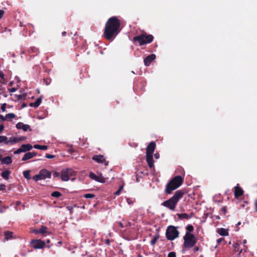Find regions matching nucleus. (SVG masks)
<instances>
[{"mask_svg":"<svg viewBox=\"0 0 257 257\" xmlns=\"http://www.w3.org/2000/svg\"><path fill=\"white\" fill-rule=\"evenodd\" d=\"M120 22L116 17L109 18L105 24L103 36L108 41H113L120 32Z\"/></svg>","mask_w":257,"mask_h":257,"instance_id":"f257e3e1","label":"nucleus"},{"mask_svg":"<svg viewBox=\"0 0 257 257\" xmlns=\"http://www.w3.org/2000/svg\"><path fill=\"white\" fill-rule=\"evenodd\" d=\"M185 193L184 190H177L172 197L164 201L161 205L172 211H174L178 202L183 198Z\"/></svg>","mask_w":257,"mask_h":257,"instance_id":"f03ea898","label":"nucleus"},{"mask_svg":"<svg viewBox=\"0 0 257 257\" xmlns=\"http://www.w3.org/2000/svg\"><path fill=\"white\" fill-rule=\"evenodd\" d=\"M184 181L183 178L179 175L176 176L170 180L167 184L165 192L167 194H171L173 191L178 188Z\"/></svg>","mask_w":257,"mask_h":257,"instance_id":"7ed1b4c3","label":"nucleus"},{"mask_svg":"<svg viewBox=\"0 0 257 257\" xmlns=\"http://www.w3.org/2000/svg\"><path fill=\"white\" fill-rule=\"evenodd\" d=\"M154 36L147 33H143L133 38L134 42H137L140 46L150 44L154 40Z\"/></svg>","mask_w":257,"mask_h":257,"instance_id":"20e7f679","label":"nucleus"},{"mask_svg":"<svg viewBox=\"0 0 257 257\" xmlns=\"http://www.w3.org/2000/svg\"><path fill=\"white\" fill-rule=\"evenodd\" d=\"M183 248H191L194 246L197 242V239L195 236L189 232H186L183 236Z\"/></svg>","mask_w":257,"mask_h":257,"instance_id":"39448f33","label":"nucleus"},{"mask_svg":"<svg viewBox=\"0 0 257 257\" xmlns=\"http://www.w3.org/2000/svg\"><path fill=\"white\" fill-rule=\"evenodd\" d=\"M179 232L177 227L173 226H169L166 231V237L169 240H173L179 236Z\"/></svg>","mask_w":257,"mask_h":257,"instance_id":"423d86ee","label":"nucleus"},{"mask_svg":"<svg viewBox=\"0 0 257 257\" xmlns=\"http://www.w3.org/2000/svg\"><path fill=\"white\" fill-rule=\"evenodd\" d=\"M74 171L69 168L63 169L61 172V179L63 181H67L69 179V177L73 175Z\"/></svg>","mask_w":257,"mask_h":257,"instance_id":"0eeeda50","label":"nucleus"},{"mask_svg":"<svg viewBox=\"0 0 257 257\" xmlns=\"http://www.w3.org/2000/svg\"><path fill=\"white\" fill-rule=\"evenodd\" d=\"M30 244L35 249H42L45 246L46 243L41 239H33L31 241Z\"/></svg>","mask_w":257,"mask_h":257,"instance_id":"6e6552de","label":"nucleus"},{"mask_svg":"<svg viewBox=\"0 0 257 257\" xmlns=\"http://www.w3.org/2000/svg\"><path fill=\"white\" fill-rule=\"evenodd\" d=\"M92 159L98 163L104 164L105 166H107L108 164V161H106L104 156L102 155H94Z\"/></svg>","mask_w":257,"mask_h":257,"instance_id":"1a4fd4ad","label":"nucleus"},{"mask_svg":"<svg viewBox=\"0 0 257 257\" xmlns=\"http://www.w3.org/2000/svg\"><path fill=\"white\" fill-rule=\"evenodd\" d=\"M33 148V146L29 144L22 145L20 148L14 152V154H19L22 152H26L30 151Z\"/></svg>","mask_w":257,"mask_h":257,"instance_id":"9d476101","label":"nucleus"},{"mask_svg":"<svg viewBox=\"0 0 257 257\" xmlns=\"http://www.w3.org/2000/svg\"><path fill=\"white\" fill-rule=\"evenodd\" d=\"M156 148V143L154 142H151L147 146L146 149L147 155H153Z\"/></svg>","mask_w":257,"mask_h":257,"instance_id":"9b49d317","label":"nucleus"},{"mask_svg":"<svg viewBox=\"0 0 257 257\" xmlns=\"http://www.w3.org/2000/svg\"><path fill=\"white\" fill-rule=\"evenodd\" d=\"M89 177L98 182L104 183L105 182V179L101 175L96 176L94 173L91 172L89 174Z\"/></svg>","mask_w":257,"mask_h":257,"instance_id":"f8f14e48","label":"nucleus"},{"mask_svg":"<svg viewBox=\"0 0 257 257\" xmlns=\"http://www.w3.org/2000/svg\"><path fill=\"white\" fill-rule=\"evenodd\" d=\"M155 54H152L147 56L144 60L146 66H149L152 62L156 59Z\"/></svg>","mask_w":257,"mask_h":257,"instance_id":"ddd939ff","label":"nucleus"},{"mask_svg":"<svg viewBox=\"0 0 257 257\" xmlns=\"http://www.w3.org/2000/svg\"><path fill=\"white\" fill-rule=\"evenodd\" d=\"M16 127L19 130L22 129L25 132H26L28 130L31 131L29 125L24 124L21 122H19L16 124Z\"/></svg>","mask_w":257,"mask_h":257,"instance_id":"4468645a","label":"nucleus"},{"mask_svg":"<svg viewBox=\"0 0 257 257\" xmlns=\"http://www.w3.org/2000/svg\"><path fill=\"white\" fill-rule=\"evenodd\" d=\"M40 173L41 174L42 178H43V180H44L46 178H50L51 177V172L46 169H44L41 170L40 171Z\"/></svg>","mask_w":257,"mask_h":257,"instance_id":"2eb2a0df","label":"nucleus"},{"mask_svg":"<svg viewBox=\"0 0 257 257\" xmlns=\"http://www.w3.org/2000/svg\"><path fill=\"white\" fill-rule=\"evenodd\" d=\"M243 194V190L239 187L238 185L234 187V196L235 198H237Z\"/></svg>","mask_w":257,"mask_h":257,"instance_id":"dca6fc26","label":"nucleus"},{"mask_svg":"<svg viewBox=\"0 0 257 257\" xmlns=\"http://www.w3.org/2000/svg\"><path fill=\"white\" fill-rule=\"evenodd\" d=\"M146 161L150 168L154 167L153 155L146 154Z\"/></svg>","mask_w":257,"mask_h":257,"instance_id":"f3484780","label":"nucleus"},{"mask_svg":"<svg viewBox=\"0 0 257 257\" xmlns=\"http://www.w3.org/2000/svg\"><path fill=\"white\" fill-rule=\"evenodd\" d=\"M193 213H192L190 216L186 213L177 214V216H178V218L181 219H188L189 218H191L193 216Z\"/></svg>","mask_w":257,"mask_h":257,"instance_id":"a211bd4d","label":"nucleus"},{"mask_svg":"<svg viewBox=\"0 0 257 257\" xmlns=\"http://www.w3.org/2000/svg\"><path fill=\"white\" fill-rule=\"evenodd\" d=\"M13 234L14 233L10 231H5V239L6 240H8L11 239L15 238V237H14Z\"/></svg>","mask_w":257,"mask_h":257,"instance_id":"6ab92c4d","label":"nucleus"},{"mask_svg":"<svg viewBox=\"0 0 257 257\" xmlns=\"http://www.w3.org/2000/svg\"><path fill=\"white\" fill-rule=\"evenodd\" d=\"M42 100V96H40V97L38 98L35 102L31 103L30 104V106L31 107H38L40 104H41Z\"/></svg>","mask_w":257,"mask_h":257,"instance_id":"aec40b11","label":"nucleus"},{"mask_svg":"<svg viewBox=\"0 0 257 257\" xmlns=\"http://www.w3.org/2000/svg\"><path fill=\"white\" fill-rule=\"evenodd\" d=\"M39 232L40 234H42L43 235H45L46 234H50V232H49V230L47 227L42 225L41 226L40 228H39Z\"/></svg>","mask_w":257,"mask_h":257,"instance_id":"412c9836","label":"nucleus"},{"mask_svg":"<svg viewBox=\"0 0 257 257\" xmlns=\"http://www.w3.org/2000/svg\"><path fill=\"white\" fill-rule=\"evenodd\" d=\"M1 162L3 164L10 165L12 164V160L11 157L8 156L4 158H2Z\"/></svg>","mask_w":257,"mask_h":257,"instance_id":"4be33fe9","label":"nucleus"},{"mask_svg":"<svg viewBox=\"0 0 257 257\" xmlns=\"http://www.w3.org/2000/svg\"><path fill=\"white\" fill-rule=\"evenodd\" d=\"M217 233L222 236H227L228 235V230L224 228L218 229Z\"/></svg>","mask_w":257,"mask_h":257,"instance_id":"5701e85b","label":"nucleus"},{"mask_svg":"<svg viewBox=\"0 0 257 257\" xmlns=\"http://www.w3.org/2000/svg\"><path fill=\"white\" fill-rule=\"evenodd\" d=\"M11 172L10 170H7L3 172L1 174V176L5 180H7L9 179V176Z\"/></svg>","mask_w":257,"mask_h":257,"instance_id":"b1692460","label":"nucleus"},{"mask_svg":"<svg viewBox=\"0 0 257 257\" xmlns=\"http://www.w3.org/2000/svg\"><path fill=\"white\" fill-rule=\"evenodd\" d=\"M18 143L17 138L16 137H11L9 140H7L6 142V144L8 145L9 144H14Z\"/></svg>","mask_w":257,"mask_h":257,"instance_id":"393cba45","label":"nucleus"},{"mask_svg":"<svg viewBox=\"0 0 257 257\" xmlns=\"http://www.w3.org/2000/svg\"><path fill=\"white\" fill-rule=\"evenodd\" d=\"M32 158L31 153L28 152L24 155L22 160L23 161H26L29 160L30 159H32Z\"/></svg>","mask_w":257,"mask_h":257,"instance_id":"a878e982","label":"nucleus"},{"mask_svg":"<svg viewBox=\"0 0 257 257\" xmlns=\"http://www.w3.org/2000/svg\"><path fill=\"white\" fill-rule=\"evenodd\" d=\"M33 147L36 149H39L42 150H47L48 149L47 146H41L40 145H35Z\"/></svg>","mask_w":257,"mask_h":257,"instance_id":"bb28decb","label":"nucleus"},{"mask_svg":"<svg viewBox=\"0 0 257 257\" xmlns=\"http://www.w3.org/2000/svg\"><path fill=\"white\" fill-rule=\"evenodd\" d=\"M16 115L13 113H9L6 115V120H11L12 119L15 118Z\"/></svg>","mask_w":257,"mask_h":257,"instance_id":"cd10ccee","label":"nucleus"},{"mask_svg":"<svg viewBox=\"0 0 257 257\" xmlns=\"http://www.w3.org/2000/svg\"><path fill=\"white\" fill-rule=\"evenodd\" d=\"M15 97L17 98V100H22V99H25L26 97V94H19V95H15Z\"/></svg>","mask_w":257,"mask_h":257,"instance_id":"c85d7f7f","label":"nucleus"},{"mask_svg":"<svg viewBox=\"0 0 257 257\" xmlns=\"http://www.w3.org/2000/svg\"><path fill=\"white\" fill-rule=\"evenodd\" d=\"M24 177L28 180H30L31 179V176L30 174V171L26 170L23 172V173Z\"/></svg>","mask_w":257,"mask_h":257,"instance_id":"c756f323","label":"nucleus"},{"mask_svg":"<svg viewBox=\"0 0 257 257\" xmlns=\"http://www.w3.org/2000/svg\"><path fill=\"white\" fill-rule=\"evenodd\" d=\"M33 179L35 181H38L39 180H43V178H42L41 174L39 172L38 174L36 175L33 177Z\"/></svg>","mask_w":257,"mask_h":257,"instance_id":"7c9ffc66","label":"nucleus"},{"mask_svg":"<svg viewBox=\"0 0 257 257\" xmlns=\"http://www.w3.org/2000/svg\"><path fill=\"white\" fill-rule=\"evenodd\" d=\"M159 238V235H156L151 241V244L154 245Z\"/></svg>","mask_w":257,"mask_h":257,"instance_id":"2f4dec72","label":"nucleus"},{"mask_svg":"<svg viewBox=\"0 0 257 257\" xmlns=\"http://www.w3.org/2000/svg\"><path fill=\"white\" fill-rule=\"evenodd\" d=\"M51 196L54 197L59 198L62 196V194L59 191H54L52 193Z\"/></svg>","mask_w":257,"mask_h":257,"instance_id":"473e14b6","label":"nucleus"},{"mask_svg":"<svg viewBox=\"0 0 257 257\" xmlns=\"http://www.w3.org/2000/svg\"><path fill=\"white\" fill-rule=\"evenodd\" d=\"M226 212H227V210H226V206L222 207L219 210L220 214L225 215V214L226 213Z\"/></svg>","mask_w":257,"mask_h":257,"instance_id":"72a5a7b5","label":"nucleus"},{"mask_svg":"<svg viewBox=\"0 0 257 257\" xmlns=\"http://www.w3.org/2000/svg\"><path fill=\"white\" fill-rule=\"evenodd\" d=\"M8 138L5 136H0V143L4 142L6 144V142L8 140Z\"/></svg>","mask_w":257,"mask_h":257,"instance_id":"f704fd0d","label":"nucleus"},{"mask_svg":"<svg viewBox=\"0 0 257 257\" xmlns=\"http://www.w3.org/2000/svg\"><path fill=\"white\" fill-rule=\"evenodd\" d=\"M186 229L188 230L187 232H190L194 230V227L192 225L189 224L186 226Z\"/></svg>","mask_w":257,"mask_h":257,"instance_id":"c9c22d12","label":"nucleus"},{"mask_svg":"<svg viewBox=\"0 0 257 257\" xmlns=\"http://www.w3.org/2000/svg\"><path fill=\"white\" fill-rule=\"evenodd\" d=\"M233 246L235 251H239L240 245L238 242L234 243L233 245Z\"/></svg>","mask_w":257,"mask_h":257,"instance_id":"e433bc0d","label":"nucleus"},{"mask_svg":"<svg viewBox=\"0 0 257 257\" xmlns=\"http://www.w3.org/2000/svg\"><path fill=\"white\" fill-rule=\"evenodd\" d=\"M95 195L93 194L87 193L84 195L85 198H92L94 197Z\"/></svg>","mask_w":257,"mask_h":257,"instance_id":"4c0bfd02","label":"nucleus"},{"mask_svg":"<svg viewBox=\"0 0 257 257\" xmlns=\"http://www.w3.org/2000/svg\"><path fill=\"white\" fill-rule=\"evenodd\" d=\"M168 257H176V253L175 251H172L168 253Z\"/></svg>","mask_w":257,"mask_h":257,"instance_id":"58836bf2","label":"nucleus"},{"mask_svg":"<svg viewBox=\"0 0 257 257\" xmlns=\"http://www.w3.org/2000/svg\"><path fill=\"white\" fill-rule=\"evenodd\" d=\"M123 187L122 185L120 186L118 190L114 193V194L116 195H119L120 193L121 190L123 189Z\"/></svg>","mask_w":257,"mask_h":257,"instance_id":"ea45409f","label":"nucleus"},{"mask_svg":"<svg viewBox=\"0 0 257 257\" xmlns=\"http://www.w3.org/2000/svg\"><path fill=\"white\" fill-rule=\"evenodd\" d=\"M26 139V137H24V136L18 137V138H17L18 143L21 142V141H23L25 140Z\"/></svg>","mask_w":257,"mask_h":257,"instance_id":"a19ab883","label":"nucleus"},{"mask_svg":"<svg viewBox=\"0 0 257 257\" xmlns=\"http://www.w3.org/2000/svg\"><path fill=\"white\" fill-rule=\"evenodd\" d=\"M7 103H5L2 105L1 109L3 112H5L6 110Z\"/></svg>","mask_w":257,"mask_h":257,"instance_id":"79ce46f5","label":"nucleus"},{"mask_svg":"<svg viewBox=\"0 0 257 257\" xmlns=\"http://www.w3.org/2000/svg\"><path fill=\"white\" fill-rule=\"evenodd\" d=\"M45 157L47 159H53L55 157V156L54 155H50V154H46V156H45Z\"/></svg>","mask_w":257,"mask_h":257,"instance_id":"37998d69","label":"nucleus"},{"mask_svg":"<svg viewBox=\"0 0 257 257\" xmlns=\"http://www.w3.org/2000/svg\"><path fill=\"white\" fill-rule=\"evenodd\" d=\"M31 232L35 233L36 234L40 233L39 229H32V230H31Z\"/></svg>","mask_w":257,"mask_h":257,"instance_id":"c03bdc74","label":"nucleus"},{"mask_svg":"<svg viewBox=\"0 0 257 257\" xmlns=\"http://www.w3.org/2000/svg\"><path fill=\"white\" fill-rule=\"evenodd\" d=\"M6 186L5 184H0V191H4L6 190Z\"/></svg>","mask_w":257,"mask_h":257,"instance_id":"a18cd8bd","label":"nucleus"},{"mask_svg":"<svg viewBox=\"0 0 257 257\" xmlns=\"http://www.w3.org/2000/svg\"><path fill=\"white\" fill-rule=\"evenodd\" d=\"M53 176L54 177H59L61 176V174H60L59 172H55L53 173Z\"/></svg>","mask_w":257,"mask_h":257,"instance_id":"49530a36","label":"nucleus"},{"mask_svg":"<svg viewBox=\"0 0 257 257\" xmlns=\"http://www.w3.org/2000/svg\"><path fill=\"white\" fill-rule=\"evenodd\" d=\"M4 77H5V75H4V73L3 72V71H1V70H0V78H1L2 80H3L4 81H5V78H4Z\"/></svg>","mask_w":257,"mask_h":257,"instance_id":"de8ad7c7","label":"nucleus"},{"mask_svg":"<svg viewBox=\"0 0 257 257\" xmlns=\"http://www.w3.org/2000/svg\"><path fill=\"white\" fill-rule=\"evenodd\" d=\"M17 90V88L15 87H13L11 89H9V91L11 92H15Z\"/></svg>","mask_w":257,"mask_h":257,"instance_id":"09e8293b","label":"nucleus"},{"mask_svg":"<svg viewBox=\"0 0 257 257\" xmlns=\"http://www.w3.org/2000/svg\"><path fill=\"white\" fill-rule=\"evenodd\" d=\"M4 11L3 10H0V19L3 17L4 14Z\"/></svg>","mask_w":257,"mask_h":257,"instance_id":"8fccbe9b","label":"nucleus"},{"mask_svg":"<svg viewBox=\"0 0 257 257\" xmlns=\"http://www.w3.org/2000/svg\"><path fill=\"white\" fill-rule=\"evenodd\" d=\"M0 119L3 120V121L6 120V116H4L3 115L1 114L0 115Z\"/></svg>","mask_w":257,"mask_h":257,"instance_id":"3c124183","label":"nucleus"},{"mask_svg":"<svg viewBox=\"0 0 257 257\" xmlns=\"http://www.w3.org/2000/svg\"><path fill=\"white\" fill-rule=\"evenodd\" d=\"M4 130V126L3 124H0V134L2 133V132Z\"/></svg>","mask_w":257,"mask_h":257,"instance_id":"603ef678","label":"nucleus"},{"mask_svg":"<svg viewBox=\"0 0 257 257\" xmlns=\"http://www.w3.org/2000/svg\"><path fill=\"white\" fill-rule=\"evenodd\" d=\"M155 158L158 159L160 158V154L158 153H157L154 154Z\"/></svg>","mask_w":257,"mask_h":257,"instance_id":"864d4df0","label":"nucleus"},{"mask_svg":"<svg viewBox=\"0 0 257 257\" xmlns=\"http://www.w3.org/2000/svg\"><path fill=\"white\" fill-rule=\"evenodd\" d=\"M223 240H224V238H219V239H217V242L218 244H219V243H220Z\"/></svg>","mask_w":257,"mask_h":257,"instance_id":"5fc2aeb1","label":"nucleus"},{"mask_svg":"<svg viewBox=\"0 0 257 257\" xmlns=\"http://www.w3.org/2000/svg\"><path fill=\"white\" fill-rule=\"evenodd\" d=\"M31 155H32V158H34V157L36 156L37 155V153L35 152H31Z\"/></svg>","mask_w":257,"mask_h":257,"instance_id":"6e6d98bb","label":"nucleus"},{"mask_svg":"<svg viewBox=\"0 0 257 257\" xmlns=\"http://www.w3.org/2000/svg\"><path fill=\"white\" fill-rule=\"evenodd\" d=\"M199 249V247L198 246H195L193 248V251L194 252H196V251H198Z\"/></svg>","mask_w":257,"mask_h":257,"instance_id":"4d7b16f0","label":"nucleus"},{"mask_svg":"<svg viewBox=\"0 0 257 257\" xmlns=\"http://www.w3.org/2000/svg\"><path fill=\"white\" fill-rule=\"evenodd\" d=\"M118 224L119 225V226L121 228H122L123 227V224L121 222H118Z\"/></svg>","mask_w":257,"mask_h":257,"instance_id":"13d9d810","label":"nucleus"},{"mask_svg":"<svg viewBox=\"0 0 257 257\" xmlns=\"http://www.w3.org/2000/svg\"><path fill=\"white\" fill-rule=\"evenodd\" d=\"M66 34H67V32H65V31H64V32H63L62 33V35L63 36H66Z\"/></svg>","mask_w":257,"mask_h":257,"instance_id":"bf43d9fd","label":"nucleus"},{"mask_svg":"<svg viewBox=\"0 0 257 257\" xmlns=\"http://www.w3.org/2000/svg\"><path fill=\"white\" fill-rule=\"evenodd\" d=\"M13 85V82L12 81V82H10L9 84V86H12V85Z\"/></svg>","mask_w":257,"mask_h":257,"instance_id":"052dcab7","label":"nucleus"},{"mask_svg":"<svg viewBox=\"0 0 257 257\" xmlns=\"http://www.w3.org/2000/svg\"><path fill=\"white\" fill-rule=\"evenodd\" d=\"M255 206L256 208V211L257 212V200H256L255 202Z\"/></svg>","mask_w":257,"mask_h":257,"instance_id":"680f3d73","label":"nucleus"},{"mask_svg":"<svg viewBox=\"0 0 257 257\" xmlns=\"http://www.w3.org/2000/svg\"><path fill=\"white\" fill-rule=\"evenodd\" d=\"M242 251V249H240V250H239V253H238V256H240V253H241Z\"/></svg>","mask_w":257,"mask_h":257,"instance_id":"e2e57ef3","label":"nucleus"},{"mask_svg":"<svg viewBox=\"0 0 257 257\" xmlns=\"http://www.w3.org/2000/svg\"><path fill=\"white\" fill-rule=\"evenodd\" d=\"M215 218H216V219L219 220V219H220V218L219 216L217 215V216H215Z\"/></svg>","mask_w":257,"mask_h":257,"instance_id":"0e129e2a","label":"nucleus"},{"mask_svg":"<svg viewBox=\"0 0 257 257\" xmlns=\"http://www.w3.org/2000/svg\"><path fill=\"white\" fill-rule=\"evenodd\" d=\"M27 106V104L26 103H23L22 104V107H25Z\"/></svg>","mask_w":257,"mask_h":257,"instance_id":"69168bd1","label":"nucleus"},{"mask_svg":"<svg viewBox=\"0 0 257 257\" xmlns=\"http://www.w3.org/2000/svg\"><path fill=\"white\" fill-rule=\"evenodd\" d=\"M240 224H241V223H240V222H238L237 223V225H240Z\"/></svg>","mask_w":257,"mask_h":257,"instance_id":"338daca9","label":"nucleus"},{"mask_svg":"<svg viewBox=\"0 0 257 257\" xmlns=\"http://www.w3.org/2000/svg\"><path fill=\"white\" fill-rule=\"evenodd\" d=\"M2 89H3V88H2V86H0V90H2Z\"/></svg>","mask_w":257,"mask_h":257,"instance_id":"774afa93","label":"nucleus"}]
</instances>
